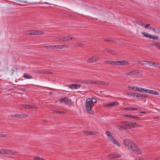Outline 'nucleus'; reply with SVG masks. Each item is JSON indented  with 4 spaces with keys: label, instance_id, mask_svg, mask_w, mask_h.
<instances>
[{
    "label": "nucleus",
    "instance_id": "f257e3e1",
    "mask_svg": "<svg viewBox=\"0 0 160 160\" xmlns=\"http://www.w3.org/2000/svg\"><path fill=\"white\" fill-rule=\"evenodd\" d=\"M90 99L87 98L86 99L85 103V108L88 113L91 114H93L94 112L91 108V106L90 103Z\"/></svg>",
    "mask_w": 160,
    "mask_h": 160
},
{
    "label": "nucleus",
    "instance_id": "f03ea898",
    "mask_svg": "<svg viewBox=\"0 0 160 160\" xmlns=\"http://www.w3.org/2000/svg\"><path fill=\"white\" fill-rule=\"evenodd\" d=\"M129 149L134 152L136 154H140L142 153L141 151L135 143H132L131 147H130V148Z\"/></svg>",
    "mask_w": 160,
    "mask_h": 160
},
{
    "label": "nucleus",
    "instance_id": "7ed1b4c3",
    "mask_svg": "<svg viewBox=\"0 0 160 160\" xmlns=\"http://www.w3.org/2000/svg\"><path fill=\"white\" fill-rule=\"evenodd\" d=\"M128 88L129 89H131L135 92H143L144 88L135 87H132L131 86H129L128 87Z\"/></svg>",
    "mask_w": 160,
    "mask_h": 160
},
{
    "label": "nucleus",
    "instance_id": "20e7f679",
    "mask_svg": "<svg viewBox=\"0 0 160 160\" xmlns=\"http://www.w3.org/2000/svg\"><path fill=\"white\" fill-rule=\"evenodd\" d=\"M124 143L125 145L129 149L130 148L131 145L133 143L129 139H125L124 141Z\"/></svg>",
    "mask_w": 160,
    "mask_h": 160
},
{
    "label": "nucleus",
    "instance_id": "39448f33",
    "mask_svg": "<svg viewBox=\"0 0 160 160\" xmlns=\"http://www.w3.org/2000/svg\"><path fill=\"white\" fill-rule=\"evenodd\" d=\"M60 103H62V102H64V103L66 104H68V105L70 106L72 104V102H70L68 103V98L67 97L62 98H61L60 99Z\"/></svg>",
    "mask_w": 160,
    "mask_h": 160
},
{
    "label": "nucleus",
    "instance_id": "423d86ee",
    "mask_svg": "<svg viewBox=\"0 0 160 160\" xmlns=\"http://www.w3.org/2000/svg\"><path fill=\"white\" fill-rule=\"evenodd\" d=\"M72 40L74 39L75 40V38H70L69 36H67L65 37H63L61 38L60 39V41L61 42H64V41H69V40Z\"/></svg>",
    "mask_w": 160,
    "mask_h": 160
},
{
    "label": "nucleus",
    "instance_id": "0eeeda50",
    "mask_svg": "<svg viewBox=\"0 0 160 160\" xmlns=\"http://www.w3.org/2000/svg\"><path fill=\"white\" fill-rule=\"evenodd\" d=\"M68 86L72 89H77L81 87V85L78 84H70V85H68Z\"/></svg>",
    "mask_w": 160,
    "mask_h": 160
},
{
    "label": "nucleus",
    "instance_id": "6e6552de",
    "mask_svg": "<svg viewBox=\"0 0 160 160\" xmlns=\"http://www.w3.org/2000/svg\"><path fill=\"white\" fill-rule=\"evenodd\" d=\"M93 84L98 85H109V82H104L103 81H95L93 82Z\"/></svg>",
    "mask_w": 160,
    "mask_h": 160
},
{
    "label": "nucleus",
    "instance_id": "1a4fd4ad",
    "mask_svg": "<svg viewBox=\"0 0 160 160\" xmlns=\"http://www.w3.org/2000/svg\"><path fill=\"white\" fill-rule=\"evenodd\" d=\"M129 64V62L126 60L120 61H118L117 65H122L123 66L125 65H128Z\"/></svg>",
    "mask_w": 160,
    "mask_h": 160
},
{
    "label": "nucleus",
    "instance_id": "9d476101",
    "mask_svg": "<svg viewBox=\"0 0 160 160\" xmlns=\"http://www.w3.org/2000/svg\"><path fill=\"white\" fill-rule=\"evenodd\" d=\"M121 154H118L117 153L110 154L109 155V157L112 158H117L121 157Z\"/></svg>",
    "mask_w": 160,
    "mask_h": 160
},
{
    "label": "nucleus",
    "instance_id": "9b49d317",
    "mask_svg": "<svg viewBox=\"0 0 160 160\" xmlns=\"http://www.w3.org/2000/svg\"><path fill=\"white\" fill-rule=\"evenodd\" d=\"M27 115L25 114H16L15 115H12L11 116L12 117L14 118H22L26 117Z\"/></svg>",
    "mask_w": 160,
    "mask_h": 160
},
{
    "label": "nucleus",
    "instance_id": "f8f14e48",
    "mask_svg": "<svg viewBox=\"0 0 160 160\" xmlns=\"http://www.w3.org/2000/svg\"><path fill=\"white\" fill-rule=\"evenodd\" d=\"M112 139H109L112 141V142L114 143L118 147L120 146V145L119 143L114 138H113V137H111Z\"/></svg>",
    "mask_w": 160,
    "mask_h": 160
},
{
    "label": "nucleus",
    "instance_id": "ddd939ff",
    "mask_svg": "<svg viewBox=\"0 0 160 160\" xmlns=\"http://www.w3.org/2000/svg\"><path fill=\"white\" fill-rule=\"evenodd\" d=\"M136 70H134L129 72H127L126 73V75H134V74H138L139 73V72H136Z\"/></svg>",
    "mask_w": 160,
    "mask_h": 160
},
{
    "label": "nucleus",
    "instance_id": "4468645a",
    "mask_svg": "<svg viewBox=\"0 0 160 160\" xmlns=\"http://www.w3.org/2000/svg\"><path fill=\"white\" fill-rule=\"evenodd\" d=\"M6 152H7L8 153V154H6L11 155H14L15 153H18L16 151L13 152H12L11 150L8 149H6Z\"/></svg>",
    "mask_w": 160,
    "mask_h": 160
},
{
    "label": "nucleus",
    "instance_id": "2eb2a0df",
    "mask_svg": "<svg viewBox=\"0 0 160 160\" xmlns=\"http://www.w3.org/2000/svg\"><path fill=\"white\" fill-rule=\"evenodd\" d=\"M136 97L138 99H143L144 98V97L143 96L142 94H141L139 93H136Z\"/></svg>",
    "mask_w": 160,
    "mask_h": 160
},
{
    "label": "nucleus",
    "instance_id": "dca6fc26",
    "mask_svg": "<svg viewBox=\"0 0 160 160\" xmlns=\"http://www.w3.org/2000/svg\"><path fill=\"white\" fill-rule=\"evenodd\" d=\"M124 126H125V130L130 128L129 125V122H125V125Z\"/></svg>",
    "mask_w": 160,
    "mask_h": 160
},
{
    "label": "nucleus",
    "instance_id": "f3484780",
    "mask_svg": "<svg viewBox=\"0 0 160 160\" xmlns=\"http://www.w3.org/2000/svg\"><path fill=\"white\" fill-rule=\"evenodd\" d=\"M137 93L134 92H128L126 93V95L128 96H131L132 97H136Z\"/></svg>",
    "mask_w": 160,
    "mask_h": 160
},
{
    "label": "nucleus",
    "instance_id": "a211bd4d",
    "mask_svg": "<svg viewBox=\"0 0 160 160\" xmlns=\"http://www.w3.org/2000/svg\"><path fill=\"white\" fill-rule=\"evenodd\" d=\"M89 98L90 99V100H89L90 103V102H91L92 103H95L96 102L97 100H96V99L95 98L92 97V99H91L90 98Z\"/></svg>",
    "mask_w": 160,
    "mask_h": 160
},
{
    "label": "nucleus",
    "instance_id": "6ab92c4d",
    "mask_svg": "<svg viewBox=\"0 0 160 160\" xmlns=\"http://www.w3.org/2000/svg\"><path fill=\"white\" fill-rule=\"evenodd\" d=\"M104 52H106L108 53H111L113 54V52H114V51L113 50H111L109 49H105L103 50Z\"/></svg>",
    "mask_w": 160,
    "mask_h": 160
},
{
    "label": "nucleus",
    "instance_id": "aec40b11",
    "mask_svg": "<svg viewBox=\"0 0 160 160\" xmlns=\"http://www.w3.org/2000/svg\"><path fill=\"white\" fill-rule=\"evenodd\" d=\"M147 65H148L149 66H153V65H155L154 62L152 61H147Z\"/></svg>",
    "mask_w": 160,
    "mask_h": 160
},
{
    "label": "nucleus",
    "instance_id": "412c9836",
    "mask_svg": "<svg viewBox=\"0 0 160 160\" xmlns=\"http://www.w3.org/2000/svg\"><path fill=\"white\" fill-rule=\"evenodd\" d=\"M84 134L86 135H91L93 133V132L92 131H84Z\"/></svg>",
    "mask_w": 160,
    "mask_h": 160
},
{
    "label": "nucleus",
    "instance_id": "4be33fe9",
    "mask_svg": "<svg viewBox=\"0 0 160 160\" xmlns=\"http://www.w3.org/2000/svg\"><path fill=\"white\" fill-rule=\"evenodd\" d=\"M141 33L144 36H145L147 38H150L151 35L150 34H148V33H147L146 32H142Z\"/></svg>",
    "mask_w": 160,
    "mask_h": 160
},
{
    "label": "nucleus",
    "instance_id": "5701e85b",
    "mask_svg": "<svg viewBox=\"0 0 160 160\" xmlns=\"http://www.w3.org/2000/svg\"><path fill=\"white\" fill-rule=\"evenodd\" d=\"M125 110L127 111H132V110H136L138 109L137 108H126L124 109Z\"/></svg>",
    "mask_w": 160,
    "mask_h": 160
},
{
    "label": "nucleus",
    "instance_id": "b1692460",
    "mask_svg": "<svg viewBox=\"0 0 160 160\" xmlns=\"http://www.w3.org/2000/svg\"><path fill=\"white\" fill-rule=\"evenodd\" d=\"M23 77L26 79H30V78H32V76H29L28 74L24 73L23 75Z\"/></svg>",
    "mask_w": 160,
    "mask_h": 160
},
{
    "label": "nucleus",
    "instance_id": "393cba45",
    "mask_svg": "<svg viewBox=\"0 0 160 160\" xmlns=\"http://www.w3.org/2000/svg\"><path fill=\"white\" fill-rule=\"evenodd\" d=\"M6 149H0V154H8V152H6Z\"/></svg>",
    "mask_w": 160,
    "mask_h": 160
},
{
    "label": "nucleus",
    "instance_id": "a878e982",
    "mask_svg": "<svg viewBox=\"0 0 160 160\" xmlns=\"http://www.w3.org/2000/svg\"><path fill=\"white\" fill-rule=\"evenodd\" d=\"M35 32L36 35L43 34L44 33L43 31H38L36 30Z\"/></svg>",
    "mask_w": 160,
    "mask_h": 160
},
{
    "label": "nucleus",
    "instance_id": "bb28decb",
    "mask_svg": "<svg viewBox=\"0 0 160 160\" xmlns=\"http://www.w3.org/2000/svg\"><path fill=\"white\" fill-rule=\"evenodd\" d=\"M150 94L155 95H158L159 92H156L154 90H151Z\"/></svg>",
    "mask_w": 160,
    "mask_h": 160
},
{
    "label": "nucleus",
    "instance_id": "cd10ccee",
    "mask_svg": "<svg viewBox=\"0 0 160 160\" xmlns=\"http://www.w3.org/2000/svg\"><path fill=\"white\" fill-rule=\"evenodd\" d=\"M148 45L151 47L156 46L157 45H158V43H156V42H153L149 43Z\"/></svg>",
    "mask_w": 160,
    "mask_h": 160
},
{
    "label": "nucleus",
    "instance_id": "c85d7f7f",
    "mask_svg": "<svg viewBox=\"0 0 160 160\" xmlns=\"http://www.w3.org/2000/svg\"><path fill=\"white\" fill-rule=\"evenodd\" d=\"M147 61H138V63L142 65H147Z\"/></svg>",
    "mask_w": 160,
    "mask_h": 160
},
{
    "label": "nucleus",
    "instance_id": "c756f323",
    "mask_svg": "<svg viewBox=\"0 0 160 160\" xmlns=\"http://www.w3.org/2000/svg\"><path fill=\"white\" fill-rule=\"evenodd\" d=\"M154 64H155V65H153L154 67L157 68H160V67L159 66L160 65H159V63L156 62H154Z\"/></svg>",
    "mask_w": 160,
    "mask_h": 160
},
{
    "label": "nucleus",
    "instance_id": "7c9ffc66",
    "mask_svg": "<svg viewBox=\"0 0 160 160\" xmlns=\"http://www.w3.org/2000/svg\"><path fill=\"white\" fill-rule=\"evenodd\" d=\"M135 22L137 23H138L139 24L141 25L142 26H143L144 25V24L140 20H135Z\"/></svg>",
    "mask_w": 160,
    "mask_h": 160
},
{
    "label": "nucleus",
    "instance_id": "2f4dec72",
    "mask_svg": "<svg viewBox=\"0 0 160 160\" xmlns=\"http://www.w3.org/2000/svg\"><path fill=\"white\" fill-rule=\"evenodd\" d=\"M67 47L66 46V45H57V49H62L63 48V47Z\"/></svg>",
    "mask_w": 160,
    "mask_h": 160
},
{
    "label": "nucleus",
    "instance_id": "473e14b6",
    "mask_svg": "<svg viewBox=\"0 0 160 160\" xmlns=\"http://www.w3.org/2000/svg\"><path fill=\"white\" fill-rule=\"evenodd\" d=\"M150 38L153 40H158V36H154L152 35H151Z\"/></svg>",
    "mask_w": 160,
    "mask_h": 160
},
{
    "label": "nucleus",
    "instance_id": "72a5a7b5",
    "mask_svg": "<svg viewBox=\"0 0 160 160\" xmlns=\"http://www.w3.org/2000/svg\"><path fill=\"white\" fill-rule=\"evenodd\" d=\"M151 91V90L147 89L145 88H144V91L143 92L148 93L150 94Z\"/></svg>",
    "mask_w": 160,
    "mask_h": 160
},
{
    "label": "nucleus",
    "instance_id": "f704fd0d",
    "mask_svg": "<svg viewBox=\"0 0 160 160\" xmlns=\"http://www.w3.org/2000/svg\"><path fill=\"white\" fill-rule=\"evenodd\" d=\"M55 113H58V114H64L65 113V112L63 111H55Z\"/></svg>",
    "mask_w": 160,
    "mask_h": 160
},
{
    "label": "nucleus",
    "instance_id": "c9c22d12",
    "mask_svg": "<svg viewBox=\"0 0 160 160\" xmlns=\"http://www.w3.org/2000/svg\"><path fill=\"white\" fill-rule=\"evenodd\" d=\"M24 106L26 108H28V109H31L32 108V106H31V105H30L26 104L24 105Z\"/></svg>",
    "mask_w": 160,
    "mask_h": 160
},
{
    "label": "nucleus",
    "instance_id": "e433bc0d",
    "mask_svg": "<svg viewBox=\"0 0 160 160\" xmlns=\"http://www.w3.org/2000/svg\"><path fill=\"white\" fill-rule=\"evenodd\" d=\"M93 60H94L93 58H91L88 60L87 62H93Z\"/></svg>",
    "mask_w": 160,
    "mask_h": 160
},
{
    "label": "nucleus",
    "instance_id": "4c0bfd02",
    "mask_svg": "<svg viewBox=\"0 0 160 160\" xmlns=\"http://www.w3.org/2000/svg\"><path fill=\"white\" fill-rule=\"evenodd\" d=\"M25 34L27 35H32V33H31L30 30L27 31L25 32Z\"/></svg>",
    "mask_w": 160,
    "mask_h": 160
},
{
    "label": "nucleus",
    "instance_id": "58836bf2",
    "mask_svg": "<svg viewBox=\"0 0 160 160\" xmlns=\"http://www.w3.org/2000/svg\"><path fill=\"white\" fill-rule=\"evenodd\" d=\"M119 129L121 130H122L123 129H125V127L124 125H120L119 126Z\"/></svg>",
    "mask_w": 160,
    "mask_h": 160
},
{
    "label": "nucleus",
    "instance_id": "ea45409f",
    "mask_svg": "<svg viewBox=\"0 0 160 160\" xmlns=\"http://www.w3.org/2000/svg\"><path fill=\"white\" fill-rule=\"evenodd\" d=\"M132 118L134 119H135L137 120H141L142 119V118L135 117V116H133Z\"/></svg>",
    "mask_w": 160,
    "mask_h": 160
},
{
    "label": "nucleus",
    "instance_id": "a19ab883",
    "mask_svg": "<svg viewBox=\"0 0 160 160\" xmlns=\"http://www.w3.org/2000/svg\"><path fill=\"white\" fill-rule=\"evenodd\" d=\"M105 133L107 136H108L109 137L111 136V132L109 131H106Z\"/></svg>",
    "mask_w": 160,
    "mask_h": 160
},
{
    "label": "nucleus",
    "instance_id": "79ce46f5",
    "mask_svg": "<svg viewBox=\"0 0 160 160\" xmlns=\"http://www.w3.org/2000/svg\"><path fill=\"white\" fill-rule=\"evenodd\" d=\"M118 61H112L111 64H114L117 65Z\"/></svg>",
    "mask_w": 160,
    "mask_h": 160
},
{
    "label": "nucleus",
    "instance_id": "37998d69",
    "mask_svg": "<svg viewBox=\"0 0 160 160\" xmlns=\"http://www.w3.org/2000/svg\"><path fill=\"white\" fill-rule=\"evenodd\" d=\"M93 82L91 81L90 80H85V83L87 84H93Z\"/></svg>",
    "mask_w": 160,
    "mask_h": 160
},
{
    "label": "nucleus",
    "instance_id": "c03bdc74",
    "mask_svg": "<svg viewBox=\"0 0 160 160\" xmlns=\"http://www.w3.org/2000/svg\"><path fill=\"white\" fill-rule=\"evenodd\" d=\"M36 30H31V33H32V35H36V32H35Z\"/></svg>",
    "mask_w": 160,
    "mask_h": 160
},
{
    "label": "nucleus",
    "instance_id": "a18cd8bd",
    "mask_svg": "<svg viewBox=\"0 0 160 160\" xmlns=\"http://www.w3.org/2000/svg\"><path fill=\"white\" fill-rule=\"evenodd\" d=\"M111 61H104V63L106 64H111Z\"/></svg>",
    "mask_w": 160,
    "mask_h": 160
},
{
    "label": "nucleus",
    "instance_id": "49530a36",
    "mask_svg": "<svg viewBox=\"0 0 160 160\" xmlns=\"http://www.w3.org/2000/svg\"><path fill=\"white\" fill-rule=\"evenodd\" d=\"M118 104H119V103L118 102H114L112 103V106H116Z\"/></svg>",
    "mask_w": 160,
    "mask_h": 160
},
{
    "label": "nucleus",
    "instance_id": "de8ad7c7",
    "mask_svg": "<svg viewBox=\"0 0 160 160\" xmlns=\"http://www.w3.org/2000/svg\"><path fill=\"white\" fill-rule=\"evenodd\" d=\"M106 106L107 107H111L112 106V103H107L106 104Z\"/></svg>",
    "mask_w": 160,
    "mask_h": 160
},
{
    "label": "nucleus",
    "instance_id": "09e8293b",
    "mask_svg": "<svg viewBox=\"0 0 160 160\" xmlns=\"http://www.w3.org/2000/svg\"><path fill=\"white\" fill-rule=\"evenodd\" d=\"M151 29L153 31L155 32L156 30V29L155 28H153L152 27H151L149 28V29L151 30Z\"/></svg>",
    "mask_w": 160,
    "mask_h": 160
},
{
    "label": "nucleus",
    "instance_id": "8fccbe9b",
    "mask_svg": "<svg viewBox=\"0 0 160 160\" xmlns=\"http://www.w3.org/2000/svg\"><path fill=\"white\" fill-rule=\"evenodd\" d=\"M126 117L132 118L133 116L132 115H124Z\"/></svg>",
    "mask_w": 160,
    "mask_h": 160
},
{
    "label": "nucleus",
    "instance_id": "3c124183",
    "mask_svg": "<svg viewBox=\"0 0 160 160\" xmlns=\"http://www.w3.org/2000/svg\"><path fill=\"white\" fill-rule=\"evenodd\" d=\"M129 125H130V126H135V125H134V124H133V122H129Z\"/></svg>",
    "mask_w": 160,
    "mask_h": 160
},
{
    "label": "nucleus",
    "instance_id": "603ef678",
    "mask_svg": "<svg viewBox=\"0 0 160 160\" xmlns=\"http://www.w3.org/2000/svg\"><path fill=\"white\" fill-rule=\"evenodd\" d=\"M150 26V24H148L145 25L144 26L145 28H148Z\"/></svg>",
    "mask_w": 160,
    "mask_h": 160
},
{
    "label": "nucleus",
    "instance_id": "864d4df0",
    "mask_svg": "<svg viewBox=\"0 0 160 160\" xmlns=\"http://www.w3.org/2000/svg\"><path fill=\"white\" fill-rule=\"evenodd\" d=\"M156 43H158V45H157L156 46L158 48L160 49V42H157Z\"/></svg>",
    "mask_w": 160,
    "mask_h": 160
},
{
    "label": "nucleus",
    "instance_id": "5fc2aeb1",
    "mask_svg": "<svg viewBox=\"0 0 160 160\" xmlns=\"http://www.w3.org/2000/svg\"><path fill=\"white\" fill-rule=\"evenodd\" d=\"M40 158L38 156H36L35 157V159L37 160H40Z\"/></svg>",
    "mask_w": 160,
    "mask_h": 160
},
{
    "label": "nucleus",
    "instance_id": "6e6d98bb",
    "mask_svg": "<svg viewBox=\"0 0 160 160\" xmlns=\"http://www.w3.org/2000/svg\"><path fill=\"white\" fill-rule=\"evenodd\" d=\"M31 106H32V108L31 109H37L38 108L37 107H36V106L34 105H31Z\"/></svg>",
    "mask_w": 160,
    "mask_h": 160
},
{
    "label": "nucleus",
    "instance_id": "4d7b16f0",
    "mask_svg": "<svg viewBox=\"0 0 160 160\" xmlns=\"http://www.w3.org/2000/svg\"><path fill=\"white\" fill-rule=\"evenodd\" d=\"M110 40V42H112V43H116V42L115 41H114V40H112V39H109Z\"/></svg>",
    "mask_w": 160,
    "mask_h": 160
},
{
    "label": "nucleus",
    "instance_id": "13d9d810",
    "mask_svg": "<svg viewBox=\"0 0 160 160\" xmlns=\"http://www.w3.org/2000/svg\"><path fill=\"white\" fill-rule=\"evenodd\" d=\"M6 137V135L1 134H0V138H1V137L4 138V137Z\"/></svg>",
    "mask_w": 160,
    "mask_h": 160
},
{
    "label": "nucleus",
    "instance_id": "bf43d9fd",
    "mask_svg": "<svg viewBox=\"0 0 160 160\" xmlns=\"http://www.w3.org/2000/svg\"><path fill=\"white\" fill-rule=\"evenodd\" d=\"M155 32L159 34H160V30H158V29H156V31Z\"/></svg>",
    "mask_w": 160,
    "mask_h": 160
},
{
    "label": "nucleus",
    "instance_id": "052dcab7",
    "mask_svg": "<svg viewBox=\"0 0 160 160\" xmlns=\"http://www.w3.org/2000/svg\"><path fill=\"white\" fill-rule=\"evenodd\" d=\"M53 73L52 72H49V71H46V74H52Z\"/></svg>",
    "mask_w": 160,
    "mask_h": 160
},
{
    "label": "nucleus",
    "instance_id": "680f3d73",
    "mask_svg": "<svg viewBox=\"0 0 160 160\" xmlns=\"http://www.w3.org/2000/svg\"><path fill=\"white\" fill-rule=\"evenodd\" d=\"M77 46L79 47H81L82 46V44L81 43H78L77 44Z\"/></svg>",
    "mask_w": 160,
    "mask_h": 160
},
{
    "label": "nucleus",
    "instance_id": "e2e57ef3",
    "mask_svg": "<svg viewBox=\"0 0 160 160\" xmlns=\"http://www.w3.org/2000/svg\"><path fill=\"white\" fill-rule=\"evenodd\" d=\"M143 96L144 97V98H147L148 97V95L146 94H142Z\"/></svg>",
    "mask_w": 160,
    "mask_h": 160
},
{
    "label": "nucleus",
    "instance_id": "0e129e2a",
    "mask_svg": "<svg viewBox=\"0 0 160 160\" xmlns=\"http://www.w3.org/2000/svg\"><path fill=\"white\" fill-rule=\"evenodd\" d=\"M57 45H53V49H55L56 48L57 49Z\"/></svg>",
    "mask_w": 160,
    "mask_h": 160
},
{
    "label": "nucleus",
    "instance_id": "69168bd1",
    "mask_svg": "<svg viewBox=\"0 0 160 160\" xmlns=\"http://www.w3.org/2000/svg\"><path fill=\"white\" fill-rule=\"evenodd\" d=\"M71 100L68 98V103L71 102Z\"/></svg>",
    "mask_w": 160,
    "mask_h": 160
},
{
    "label": "nucleus",
    "instance_id": "338daca9",
    "mask_svg": "<svg viewBox=\"0 0 160 160\" xmlns=\"http://www.w3.org/2000/svg\"><path fill=\"white\" fill-rule=\"evenodd\" d=\"M104 41L105 42H109L110 40H109V39H104Z\"/></svg>",
    "mask_w": 160,
    "mask_h": 160
},
{
    "label": "nucleus",
    "instance_id": "774afa93",
    "mask_svg": "<svg viewBox=\"0 0 160 160\" xmlns=\"http://www.w3.org/2000/svg\"><path fill=\"white\" fill-rule=\"evenodd\" d=\"M42 73L46 74V71L44 70H42Z\"/></svg>",
    "mask_w": 160,
    "mask_h": 160
}]
</instances>
